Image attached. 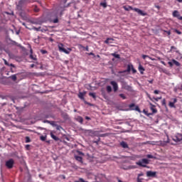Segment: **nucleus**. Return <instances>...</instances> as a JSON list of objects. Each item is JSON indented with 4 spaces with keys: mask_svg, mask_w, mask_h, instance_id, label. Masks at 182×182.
Returning a JSON list of instances; mask_svg holds the SVG:
<instances>
[{
    "mask_svg": "<svg viewBox=\"0 0 182 182\" xmlns=\"http://www.w3.org/2000/svg\"><path fill=\"white\" fill-rule=\"evenodd\" d=\"M161 63H162V65H164V66H166V63L164 61H161Z\"/></svg>",
    "mask_w": 182,
    "mask_h": 182,
    "instance_id": "59",
    "label": "nucleus"
},
{
    "mask_svg": "<svg viewBox=\"0 0 182 182\" xmlns=\"http://www.w3.org/2000/svg\"><path fill=\"white\" fill-rule=\"evenodd\" d=\"M154 95H159V93H160V91H159V90H155L154 91Z\"/></svg>",
    "mask_w": 182,
    "mask_h": 182,
    "instance_id": "45",
    "label": "nucleus"
},
{
    "mask_svg": "<svg viewBox=\"0 0 182 182\" xmlns=\"http://www.w3.org/2000/svg\"><path fill=\"white\" fill-rule=\"evenodd\" d=\"M172 16H173V18H177V19H178L179 21H182V16H180V12H178V11H173L172 13Z\"/></svg>",
    "mask_w": 182,
    "mask_h": 182,
    "instance_id": "6",
    "label": "nucleus"
},
{
    "mask_svg": "<svg viewBox=\"0 0 182 182\" xmlns=\"http://www.w3.org/2000/svg\"><path fill=\"white\" fill-rule=\"evenodd\" d=\"M154 100H155L156 102H159V100H161V97H153Z\"/></svg>",
    "mask_w": 182,
    "mask_h": 182,
    "instance_id": "39",
    "label": "nucleus"
},
{
    "mask_svg": "<svg viewBox=\"0 0 182 182\" xmlns=\"http://www.w3.org/2000/svg\"><path fill=\"white\" fill-rule=\"evenodd\" d=\"M85 50H86L87 52H89V46H87L85 47Z\"/></svg>",
    "mask_w": 182,
    "mask_h": 182,
    "instance_id": "52",
    "label": "nucleus"
},
{
    "mask_svg": "<svg viewBox=\"0 0 182 182\" xmlns=\"http://www.w3.org/2000/svg\"><path fill=\"white\" fill-rule=\"evenodd\" d=\"M129 107L130 109V110H136V112H140V108L139 107V106L136 107V105L134 104H130L129 105Z\"/></svg>",
    "mask_w": 182,
    "mask_h": 182,
    "instance_id": "8",
    "label": "nucleus"
},
{
    "mask_svg": "<svg viewBox=\"0 0 182 182\" xmlns=\"http://www.w3.org/2000/svg\"><path fill=\"white\" fill-rule=\"evenodd\" d=\"M161 105H162V106H165V107H166V106H167V104H166V99H164V100H162Z\"/></svg>",
    "mask_w": 182,
    "mask_h": 182,
    "instance_id": "32",
    "label": "nucleus"
},
{
    "mask_svg": "<svg viewBox=\"0 0 182 182\" xmlns=\"http://www.w3.org/2000/svg\"><path fill=\"white\" fill-rule=\"evenodd\" d=\"M9 77H10V79H11V80H14V82H15V81L16 80V79H17L16 75H11Z\"/></svg>",
    "mask_w": 182,
    "mask_h": 182,
    "instance_id": "24",
    "label": "nucleus"
},
{
    "mask_svg": "<svg viewBox=\"0 0 182 182\" xmlns=\"http://www.w3.org/2000/svg\"><path fill=\"white\" fill-rule=\"evenodd\" d=\"M31 141V138H29V136H26V143H30Z\"/></svg>",
    "mask_w": 182,
    "mask_h": 182,
    "instance_id": "37",
    "label": "nucleus"
},
{
    "mask_svg": "<svg viewBox=\"0 0 182 182\" xmlns=\"http://www.w3.org/2000/svg\"><path fill=\"white\" fill-rule=\"evenodd\" d=\"M34 12H39V8L37 6H35L33 8Z\"/></svg>",
    "mask_w": 182,
    "mask_h": 182,
    "instance_id": "35",
    "label": "nucleus"
},
{
    "mask_svg": "<svg viewBox=\"0 0 182 182\" xmlns=\"http://www.w3.org/2000/svg\"><path fill=\"white\" fill-rule=\"evenodd\" d=\"M119 97H122L123 100H126V95L124 94H119Z\"/></svg>",
    "mask_w": 182,
    "mask_h": 182,
    "instance_id": "36",
    "label": "nucleus"
},
{
    "mask_svg": "<svg viewBox=\"0 0 182 182\" xmlns=\"http://www.w3.org/2000/svg\"><path fill=\"white\" fill-rule=\"evenodd\" d=\"M89 55L93 56V55H95V53H90Z\"/></svg>",
    "mask_w": 182,
    "mask_h": 182,
    "instance_id": "62",
    "label": "nucleus"
},
{
    "mask_svg": "<svg viewBox=\"0 0 182 182\" xmlns=\"http://www.w3.org/2000/svg\"><path fill=\"white\" fill-rule=\"evenodd\" d=\"M38 0H20L18 1V8H23V6H26L28 4H31L32 2H36Z\"/></svg>",
    "mask_w": 182,
    "mask_h": 182,
    "instance_id": "1",
    "label": "nucleus"
},
{
    "mask_svg": "<svg viewBox=\"0 0 182 182\" xmlns=\"http://www.w3.org/2000/svg\"><path fill=\"white\" fill-rule=\"evenodd\" d=\"M149 83L151 85H153V82H154V80H148Z\"/></svg>",
    "mask_w": 182,
    "mask_h": 182,
    "instance_id": "50",
    "label": "nucleus"
},
{
    "mask_svg": "<svg viewBox=\"0 0 182 182\" xmlns=\"http://www.w3.org/2000/svg\"><path fill=\"white\" fill-rule=\"evenodd\" d=\"M40 140H41V141H45L46 140V136H40Z\"/></svg>",
    "mask_w": 182,
    "mask_h": 182,
    "instance_id": "31",
    "label": "nucleus"
},
{
    "mask_svg": "<svg viewBox=\"0 0 182 182\" xmlns=\"http://www.w3.org/2000/svg\"><path fill=\"white\" fill-rule=\"evenodd\" d=\"M156 172L151 171H149L146 172L147 177H156Z\"/></svg>",
    "mask_w": 182,
    "mask_h": 182,
    "instance_id": "14",
    "label": "nucleus"
},
{
    "mask_svg": "<svg viewBox=\"0 0 182 182\" xmlns=\"http://www.w3.org/2000/svg\"><path fill=\"white\" fill-rule=\"evenodd\" d=\"M155 8H156L157 9H160V6H155Z\"/></svg>",
    "mask_w": 182,
    "mask_h": 182,
    "instance_id": "60",
    "label": "nucleus"
},
{
    "mask_svg": "<svg viewBox=\"0 0 182 182\" xmlns=\"http://www.w3.org/2000/svg\"><path fill=\"white\" fill-rule=\"evenodd\" d=\"M90 133H92V134H95L96 133V132L93 131V130H89Z\"/></svg>",
    "mask_w": 182,
    "mask_h": 182,
    "instance_id": "51",
    "label": "nucleus"
},
{
    "mask_svg": "<svg viewBox=\"0 0 182 182\" xmlns=\"http://www.w3.org/2000/svg\"><path fill=\"white\" fill-rule=\"evenodd\" d=\"M85 119H86V120H90V117H85Z\"/></svg>",
    "mask_w": 182,
    "mask_h": 182,
    "instance_id": "57",
    "label": "nucleus"
},
{
    "mask_svg": "<svg viewBox=\"0 0 182 182\" xmlns=\"http://www.w3.org/2000/svg\"><path fill=\"white\" fill-rule=\"evenodd\" d=\"M134 11L135 12H137V14H139L141 15V16H146V15H147L146 13H144V11H141L140 9L135 8V9H134Z\"/></svg>",
    "mask_w": 182,
    "mask_h": 182,
    "instance_id": "12",
    "label": "nucleus"
},
{
    "mask_svg": "<svg viewBox=\"0 0 182 182\" xmlns=\"http://www.w3.org/2000/svg\"><path fill=\"white\" fill-rule=\"evenodd\" d=\"M49 41H50V42H53V38H49Z\"/></svg>",
    "mask_w": 182,
    "mask_h": 182,
    "instance_id": "58",
    "label": "nucleus"
},
{
    "mask_svg": "<svg viewBox=\"0 0 182 182\" xmlns=\"http://www.w3.org/2000/svg\"><path fill=\"white\" fill-rule=\"evenodd\" d=\"M50 137L53 139L55 141H58L59 137L56 136L55 134H53V132L50 133Z\"/></svg>",
    "mask_w": 182,
    "mask_h": 182,
    "instance_id": "19",
    "label": "nucleus"
},
{
    "mask_svg": "<svg viewBox=\"0 0 182 182\" xmlns=\"http://www.w3.org/2000/svg\"><path fill=\"white\" fill-rule=\"evenodd\" d=\"M107 93H110L112 92V86L110 85L107 86Z\"/></svg>",
    "mask_w": 182,
    "mask_h": 182,
    "instance_id": "27",
    "label": "nucleus"
},
{
    "mask_svg": "<svg viewBox=\"0 0 182 182\" xmlns=\"http://www.w3.org/2000/svg\"><path fill=\"white\" fill-rule=\"evenodd\" d=\"M142 58H143L144 59H146V58H149V59H151V60H154V58H151L150 56L146 55H142Z\"/></svg>",
    "mask_w": 182,
    "mask_h": 182,
    "instance_id": "29",
    "label": "nucleus"
},
{
    "mask_svg": "<svg viewBox=\"0 0 182 182\" xmlns=\"http://www.w3.org/2000/svg\"><path fill=\"white\" fill-rule=\"evenodd\" d=\"M144 144H153L151 141L144 142Z\"/></svg>",
    "mask_w": 182,
    "mask_h": 182,
    "instance_id": "49",
    "label": "nucleus"
},
{
    "mask_svg": "<svg viewBox=\"0 0 182 182\" xmlns=\"http://www.w3.org/2000/svg\"><path fill=\"white\" fill-rule=\"evenodd\" d=\"M53 23H58V22H59V19H58V18H55L53 21Z\"/></svg>",
    "mask_w": 182,
    "mask_h": 182,
    "instance_id": "44",
    "label": "nucleus"
},
{
    "mask_svg": "<svg viewBox=\"0 0 182 182\" xmlns=\"http://www.w3.org/2000/svg\"><path fill=\"white\" fill-rule=\"evenodd\" d=\"M173 49H176V47L171 46V50H173Z\"/></svg>",
    "mask_w": 182,
    "mask_h": 182,
    "instance_id": "56",
    "label": "nucleus"
},
{
    "mask_svg": "<svg viewBox=\"0 0 182 182\" xmlns=\"http://www.w3.org/2000/svg\"><path fill=\"white\" fill-rule=\"evenodd\" d=\"M146 96L149 97V100H151V102H153V98H151V97L150 96V94H149L148 92H146Z\"/></svg>",
    "mask_w": 182,
    "mask_h": 182,
    "instance_id": "42",
    "label": "nucleus"
},
{
    "mask_svg": "<svg viewBox=\"0 0 182 182\" xmlns=\"http://www.w3.org/2000/svg\"><path fill=\"white\" fill-rule=\"evenodd\" d=\"M139 70L141 75H143V73H144V68H143V67L141 66V65H139Z\"/></svg>",
    "mask_w": 182,
    "mask_h": 182,
    "instance_id": "20",
    "label": "nucleus"
},
{
    "mask_svg": "<svg viewBox=\"0 0 182 182\" xmlns=\"http://www.w3.org/2000/svg\"><path fill=\"white\" fill-rule=\"evenodd\" d=\"M34 31H36L37 32H39V31H41V27L36 28V27H33V28Z\"/></svg>",
    "mask_w": 182,
    "mask_h": 182,
    "instance_id": "41",
    "label": "nucleus"
},
{
    "mask_svg": "<svg viewBox=\"0 0 182 182\" xmlns=\"http://www.w3.org/2000/svg\"><path fill=\"white\" fill-rule=\"evenodd\" d=\"M30 59H32L33 60H36V55H33V54H30Z\"/></svg>",
    "mask_w": 182,
    "mask_h": 182,
    "instance_id": "28",
    "label": "nucleus"
},
{
    "mask_svg": "<svg viewBox=\"0 0 182 182\" xmlns=\"http://www.w3.org/2000/svg\"><path fill=\"white\" fill-rule=\"evenodd\" d=\"M172 63H173L174 65H176V66H180V63H178V61H177V60H174V59H173L172 60Z\"/></svg>",
    "mask_w": 182,
    "mask_h": 182,
    "instance_id": "23",
    "label": "nucleus"
},
{
    "mask_svg": "<svg viewBox=\"0 0 182 182\" xmlns=\"http://www.w3.org/2000/svg\"><path fill=\"white\" fill-rule=\"evenodd\" d=\"M131 70H132L133 73H136L137 72V70H136V69H134V67H133V65H132V68H131Z\"/></svg>",
    "mask_w": 182,
    "mask_h": 182,
    "instance_id": "43",
    "label": "nucleus"
},
{
    "mask_svg": "<svg viewBox=\"0 0 182 182\" xmlns=\"http://www.w3.org/2000/svg\"><path fill=\"white\" fill-rule=\"evenodd\" d=\"M133 68V65H132V64H129L128 65H127V70H123V71H119V73H126L127 72H130V70H132V68Z\"/></svg>",
    "mask_w": 182,
    "mask_h": 182,
    "instance_id": "10",
    "label": "nucleus"
},
{
    "mask_svg": "<svg viewBox=\"0 0 182 182\" xmlns=\"http://www.w3.org/2000/svg\"><path fill=\"white\" fill-rule=\"evenodd\" d=\"M100 6H103V8H107V3L102 2V3H100Z\"/></svg>",
    "mask_w": 182,
    "mask_h": 182,
    "instance_id": "30",
    "label": "nucleus"
},
{
    "mask_svg": "<svg viewBox=\"0 0 182 182\" xmlns=\"http://www.w3.org/2000/svg\"><path fill=\"white\" fill-rule=\"evenodd\" d=\"M110 85L113 87L114 92H117V90H119V85L116 81H111Z\"/></svg>",
    "mask_w": 182,
    "mask_h": 182,
    "instance_id": "9",
    "label": "nucleus"
},
{
    "mask_svg": "<svg viewBox=\"0 0 182 182\" xmlns=\"http://www.w3.org/2000/svg\"><path fill=\"white\" fill-rule=\"evenodd\" d=\"M89 96H91L93 99H96V93L95 92H90Z\"/></svg>",
    "mask_w": 182,
    "mask_h": 182,
    "instance_id": "26",
    "label": "nucleus"
},
{
    "mask_svg": "<svg viewBox=\"0 0 182 182\" xmlns=\"http://www.w3.org/2000/svg\"><path fill=\"white\" fill-rule=\"evenodd\" d=\"M177 102V99L176 98H174L173 99V102H169V103H168V106H169V107H171V108H174V109H176V102Z\"/></svg>",
    "mask_w": 182,
    "mask_h": 182,
    "instance_id": "13",
    "label": "nucleus"
},
{
    "mask_svg": "<svg viewBox=\"0 0 182 182\" xmlns=\"http://www.w3.org/2000/svg\"><path fill=\"white\" fill-rule=\"evenodd\" d=\"M123 9H124V11H130L131 9H133V7L130 6H124Z\"/></svg>",
    "mask_w": 182,
    "mask_h": 182,
    "instance_id": "21",
    "label": "nucleus"
},
{
    "mask_svg": "<svg viewBox=\"0 0 182 182\" xmlns=\"http://www.w3.org/2000/svg\"><path fill=\"white\" fill-rule=\"evenodd\" d=\"M75 182H89V181L83 180V178H80L79 181H77Z\"/></svg>",
    "mask_w": 182,
    "mask_h": 182,
    "instance_id": "34",
    "label": "nucleus"
},
{
    "mask_svg": "<svg viewBox=\"0 0 182 182\" xmlns=\"http://www.w3.org/2000/svg\"><path fill=\"white\" fill-rule=\"evenodd\" d=\"M111 55L116 59H120V55H119V54H116L115 53H112Z\"/></svg>",
    "mask_w": 182,
    "mask_h": 182,
    "instance_id": "22",
    "label": "nucleus"
},
{
    "mask_svg": "<svg viewBox=\"0 0 182 182\" xmlns=\"http://www.w3.org/2000/svg\"><path fill=\"white\" fill-rule=\"evenodd\" d=\"M41 53H42L43 55H45L46 53H48V51L46 50H41Z\"/></svg>",
    "mask_w": 182,
    "mask_h": 182,
    "instance_id": "40",
    "label": "nucleus"
},
{
    "mask_svg": "<svg viewBox=\"0 0 182 182\" xmlns=\"http://www.w3.org/2000/svg\"><path fill=\"white\" fill-rule=\"evenodd\" d=\"M173 62H171V61H169L168 63V65H169V66H171V67H173Z\"/></svg>",
    "mask_w": 182,
    "mask_h": 182,
    "instance_id": "48",
    "label": "nucleus"
},
{
    "mask_svg": "<svg viewBox=\"0 0 182 182\" xmlns=\"http://www.w3.org/2000/svg\"><path fill=\"white\" fill-rule=\"evenodd\" d=\"M83 156H85V154H83V152L80 151H77V155L75 156V160H82V157H83Z\"/></svg>",
    "mask_w": 182,
    "mask_h": 182,
    "instance_id": "7",
    "label": "nucleus"
},
{
    "mask_svg": "<svg viewBox=\"0 0 182 182\" xmlns=\"http://www.w3.org/2000/svg\"><path fill=\"white\" fill-rule=\"evenodd\" d=\"M77 121H78L79 123H81V124H82V123H83V118L82 117H77Z\"/></svg>",
    "mask_w": 182,
    "mask_h": 182,
    "instance_id": "25",
    "label": "nucleus"
},
{
    "mask_svg": "<svg viewBox=\"0 0 182 182\" xmlns=\"http://www.w3.org/2000/svg\"><path fill=\"white\" fill-rule=\"evenodd\" d=\"M134 11L135 12H137V14H139L141 15V16H146V15H147L146 13H144V11H141L140 9L135 8V9H134Z\"/></svg>",
    "mask_w": 182,
    "mask_h": 182,
    "instance_id": "11",
    "label": "nucleus"
},
{
    "mask_svg": "<svg viewBox=\"0 0 182 182\" xmlns=\"http://www.w3.org/2000/svg\"><path fill=\"white\" fill-rule=\"evenodd\" d=\"M58 49L60 52H63L64 53H66V55H69L70 53V51L72 50L71 48H68V50H66V48H64L63 43L58 44Z\"/></svg>",
    "mask_w": 182,
    "mask_h": 182,
    "instance_id": "2",
    "label": "nucleus"
},
{
    "mask_svg": "<svg viewBox=\"0 0 182 182\" xmlns=\"http://www.w3.org/2000/svg\"><path fill=\"white\" fill-rule=\"evenodd\" d=\"M118 182H123L122 180L119 179Z\"/></svg>",
    "mask_w": 182,
    "mask_h": 182,
    "instance_id": "64",
    "label": "nucleus"
},
{
    "mask_svg": "<svg viewBox=\"0 0 182 182\" xmlns=\"http://www.w3.org/2000/svg\"><path fill=\"white\" fill-rule=\"evenodd\" d=\"M175 32L176 33H178V35H181V31H178V30H175Z\"/></svg>",
    "mask_w": 182,
    "mask_h": 182,
    "instance_id": "46",
    "label": "nucleus"
},
{
    "mask_svg": "<svg viewBox=\"0 0 182 182\" xmlns=\"http://www.w3.org/2000/svg\"><path fill=\"white\" fill-rule=\"evenodd\" d=\"M30 148H31V145L29 144L26 145V150H29Z\"/></svg>",
    "mask_w": 182,
    "mask_h": 182,
    "instance_id": "47",
    "label": "nucleus"
},
{
    "mask_svg": "<svg viewBox=\"0 0 182 182\" xmlns=\"http://www.w3.org/2000/svg\"><path fill=\"white\" fill-rule=\"evenodd\" d=\"M86 95V92H79L78 93V97L81 100H85V96Z\"/></svg>",
    "mask_w": 182,
    "mask_h": 182,
    "instance_id": "15",
    "label": "nucleus"
},
{
    "mask_svg": "<svg viewBox=\"0 0 182 182\" xmlns=\"http://www.w3.org/2000/svg\"><path fill=\"white\" fill-rule=\"evenodd\" d=\"M14 164H15V161L14 160H8L6 161V167L7 168H13Z\"/></svg>",
    "mask_w": 182,
    "mask_h": 182,
    "instance_id": "5",
    "label": "nucleus"
},
{
    "mask_svg": "<svg viewBox=\"0 0 182 182\" xmlns=\"http://www.w3.org/2000/svg\"><path fill=\"white\" fill-rule=\"evenodd\" d=\"M141 176H143V173H139V174H138V177H139V178L141 177Z\"/></svg>",
    "mask_w": 182,
    "mask_h": 182,
    "instance_id": "55",
    "label": "nucleus"
},
{
    "mask_svg": "<svg viewBox=\"0 0 182 182\" xmlns=\"http://www.w3.org/2000/svg\"><path fill=\"white\" fill-rule=\"evenodd\" d=\"M149 163H150L149 160H142L139 161V162H136V164L138 166H140V167H146V166H147Z\"/></svg>",
    "mask_w": 182,
    "mask_h": 182,
    "instance_id": "4",
    "label": "nucleus"
},
{
    "mask_svg": "<svg viewBox=\"0 0 182 182\" xmlns=\"http://www.w3.org/2000/svg\"><path fill=\"white\" fill-rule=\"evenodd\" d=\"M166 33H168V35H171V32H170V31H166Z\"/></svg>",
    "mask_w": 182,
    "mask_h": 182,
    "instance_id": "61",
    "label": "nucleus"
},
{
    "mask_svg": "<svg viewBox=\"0 0 182 182\" xmlns=\"http://www.w3.org/2000/svg\"><path fill=\"white\" fill-rule=\"evenodd\" d=\"M147 159H154V156L151 154L146 155Z\"/></svg>",
    "mask_w": 182,
    "mask_h": 182,
    "instance_id": "38",
    "label": "nucleus"
},
{
    "mask_svg": "<svg viewBox=\"0 0 182 182\" xmlns=\"http://www.w3.org/2000/svg\"><path fill=\"white\" fill-rule=\"evenodd\" d=\"M85 105H89L90 106L92 105L90 103H89V102H86V101H85Z\"/></svg>",
    "mask_w": 182,
    "mask_h": 182,
    "instance_id": "54",
    "label": "nucleus"
},
{
    "mask_svg": "<svg viewBox=\"0 0 182 182\" xmlns=\"http://www.w3.org/2000/svg\"><path fill=\"white\" fill-rule=\"evenodd\" d=\"M172 140L176 141V143H178L182 140V134H176V135L172 136Z\"/></svg>",
    "mask_w": 182,
    "mask_h": 182,
    "instance_id": "3",
    "label": "nucleus"
},
{
    "mask_svg": "<svg viewBox=\"0 0 182 182\" xmlns=\"http://www.w3.org/2000/svg\"><path fill=\"white\" fill-rule=\"evenodd\" d=\"M31 68H35V65H34V64H32V65H31Z\"/></svg>",
    "mask_w": 182,
    "mask_h": 182,
    "instance_id": "63",
    "label": "nucleus"
},
{
    "mask_svg": "<svg viewBox=\"0 0 182 182\" xmlns=\"http://www.w3.org/2000/svg\"><path fill=\"white\" fill-rule=\"evenodd\" d=\"M109 41H113V38H107L105 41V43L109 44Z\"/></svg>",
    "mask_w": 182,
    "mask_h": 182,
    "instance_id": "33",
    "label": "nucleus"
},
{
    "mask_svg": "<svg viewBox=\"0 0 182 182\" xmlns=\"http://www.w3.org/2000/svg\"><path fill=\"white\" fill-rule=\"evenodd\" d=\"M120 146H122L123 149H129V145L124 141L120 143Z\"/></svg>",
    "mask_w": 182,
    "mask_h": 182,
    "instance_id": "17",
    "label": "nucleus"
},
{
    "mask_svg": "<svg viewBox=\"0 0 182 182\" xmlns=\"http://www.w3.org/2000/svg\"><path fill=\"white\" fill-rule=\"evenodd\" d=\"M30 53L31 55H33V50H32V48L30 49Z\"/></svg>",
    "mask_w": 182,
    "mask_h": 182,
    "instance_id": "53",
    "label": "nucleus"
},
{
    "mask_svg": "<svg viewBox=\"0 0 182 182\" xmlns=\"http://www.w3.org/2000/svg\"><path fill=\"white\" fill-rule=\"evenodd\" d=\"M3 60H4V65H6V66H11V68H15V65H14L12 63L9 64V63H8V61L5 58H3Z\"/></svg>",
    "mask_w": 182,
    "mask_h": 182,
    "instance_id": "18",
    "label": "nucleus"
},
{
    "mask_svg": "<svg viewBox=\"0 0 182 182\" xmlns=\"http://www.w3.org/2000/svg\"><path fill=\"white\" fill-rule=\"evenodd\" d=\"M149 105H151V110L152 111V113H157V109L155 108L156 105H153L151 102H149Z\"/></svg>",
    "mask_w": 182,
    "mask_h": 182,
    "instance_id": "16",
    "label": "nucleus"
}]
</instances>
